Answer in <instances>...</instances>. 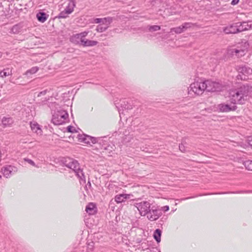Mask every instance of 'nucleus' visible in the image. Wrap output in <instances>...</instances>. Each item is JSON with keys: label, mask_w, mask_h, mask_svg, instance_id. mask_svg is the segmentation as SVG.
<instances>
[{"label": "nucleus", "mask_w": 252, "mask_h": 252, "mask_svg": "<svg viewBox=\"0 0 252 252\" xmlns=\"http://www.w3.org/2000/svg\"><path fill=\"white\" fill-rule=\"evenodd\" d=\"M247 143H248V145H250L251 147H252V138L248 139Z\"/></svg>", "instance_id": "nucleus-37"}, {"label": "nucleus", "mask_w": 252, "mask_h": 252, "mask_svg": "<svg viewBox=\"0 0 252 252\" xmlns=\"http://www.w3.org/2000/svg\"><path fill=\"white\" fill-rule=\"evenodd\" d=\"M236 24L238 33L252 29V24H249L248 22H238Z\"/></svg>", "instance_id": "nucleus-12"}, {"label": "nucleus", "mask_w": 252, "mask_h": 252, "mask_svg": "<svg viewBox=\"0 0 252 252\" xmlns=\"http://www.w3.org/2000/svg\"><path fill=\"white\" fill-rule=\"evenodd\" d=\"M232 53L235 54V55L237 56L238 57L242 56L244 54V50H239L237 49H233L232 51Z\"/></svg>", "instance_id": "nucleus-29"}, {"label": "nucleus", "mask_w": 252, "mask_h": 252, "mask_svg": "<svg viewBox=\"0 0 252 252\" xmlns=\"http://www.w3.org/2000/svg\"><path fill=\"white\" fill-rule=\"evenodd\" d=\"M223 31L226 34H236L238 33L236 23L224 28Z\"/></svg>", "instance_id": "nucleus-13"}, {"label": "nucleus", "mask_w": 252, "mask_h": 252, "mask_svg": "<svg viewBox=\"0 0 252 252\" xmlns=\"http://www.w3.org/2000/svg\"><path fill=\"white\" fill-rule=\"evenodd\" d=\"M2 57V53L0 52V58H1Z\"/></svg>", "instance_id": "nucleus-40"}, {"label": "nucleus", "mask_w": 252, "mask_h": 252, "mask_svg": "<svg viewBox=\"0 0 252 252\" xmlns=\"http://www.w3.org/2000/svg\"><path fill=\"white\" fill-rule=\"evenodd\" d=\"M192 25L191 23H185L180 26L171 28L170 32H174L175 33L180 34L186 31L188 29L191 28Z\"/></svg>", "instance_id": "nucleus-11"}, {"label": "nucleus", "mask_w": 252, "mask_h": 252, "mask_svg": "<svg viewBox=\"0 0 252 252\" xmlns=\"http://www.w3.org/2000/svg\"><path fill=\"white\" fill-rule=\"evenodd\" d=\"M89 33V32L85 31L79 33L74 34L70 38V41L81 46H83L86 38V37Z\"/></svg>", "instance_id": "nucleus-5"}, {"label": "nucleus", "mask_w": 252, "mask_h": 252, "mask_svg": "<svg viewBox=\"0 0 252 252\" xmlns=\"http://www.w3.org/2000/svg\"><path fill=\"white\" fill-rule=\"evenodd\" d=\"M250 88L248 86H242L236 90L230 91L229 94L233 105L220 103L215 107L214 111L220 112H228L236 109V103L243 104L249 95Z\"/></svg>", "instance_id": "nucleus-1"}, {"label": "nucleus", "mask_w": 252, "mask_h": 252, "mask_svg": "<svg viewBox=\"0 0 252 252\" xmlns=\"http://www.w3.org/2000/svg\"><path fill=\"white\" fill-rule=\"evenodd\" d=\"M161 234V230H160L159 229H156L154 232V237L158 242H159L160 241Z\"/></svg>", "instance_id": "nucleus-25"}, {"label": "nucleus", "mask_w": 252, "mask_h": 252, "mask_svg": "<svg viewBox=\"0 0 252 252\" xmlns=\"http://www.w3.org/2000/svg\"><path fill=\"white\" fill-rule=\"evenodd\" d=\"M239 0H232L231 2V4L233 5H235L239 2Z\"/></svg>", "instance_id": "nucleus-36"}, {"label": "nucleus", "mask_w": 252, "mask_h": 252, "mask_svg": "<svg viewBox=\"0 0 252 252\" xmlns=\"http://www.w3.org/2000/svg\"><path fill=\"white\" fill-rule=\"evenodd\" d=\"M248 146L247 145H245V146H244V148H246V147H247Z\"/></svg>", "instance_id": "nucleus-41"}, {"label": "nucleus", "mask_w": 252, "mask_h": 252, "mask_svg": "<svg viewBox=\"0 0 252 252\" xmlns=\"http://www.w3.org/2000/svg\"><path fill=\"white\" fill-rule=\"evenodd\" d=\"M95 205L92 203H89L86 208V212L90 215H93L95 212Z\"/></svg>", "instance_id": "nucleus-19"}, {"label": "nucleus", "mask_w": 252, "mask_h": 252, "mask_svg": "<svg viewBox=\"0 0 252 252\" xmlns=\"http://www.w3.org/2000/svg\"><path fill=\"white\" fill-rule=\"evenodd\" d=\"M147 252H160L156 249L153 248L152 249L149 250L147 251Z\"/></svg>", "instance_id": "nucleus-35"}, {"label": "nucleus", "mask_w": 252, "mask_h": 252, "mask_svg": "<svg viewBox=\"0 0 252 252\" xmlns=\"http://www.w3.org/2000/svg\"><path fill=\"white\" fill-rule=\"evenodd\" d=\"M169 209V207L168 206H164L162 207H161V210L164 211V212H166L167 211H168Z\"/></svg>", "instance_id": "nucleus-33"}, {"label": "nucleus", "mask_w": 252, "mask_h": 252, "mask_svg": "<svg viewBox=\"0 0 252 252\" xmlns=\"http://www.w3.org/2000/svg\"><path fill=\"white\" fill-rule=\"evenodd\" d=\"M12 71L9 68L4 69L0 72V77L3 78L4 77L11 75Z\"/></svg>", "instance_id": "nucleus-23"}, {"label": "nucleus", "mask_w": 252, "mask_h": 252, "mask_svg": "<svg viewBox=\"0 0 252 252\" xmlns=\"http://www.w3.org/2000/svg\"><path fill=\"white\" fill-rule=\"evenodd\" d=\"M83 141H84L85 143H90V141L93 143H95L96 142V140L95 138L94 137H91L89 136H85V137L82 138Z\"/></svg>", "instance_id": "nucleus-24"}, {"label": "nucleus", "mask_w": 252, "mask_h": 252, "mask_svg": "<svg viewBox=\"0 0 252 252\" xmlns=\"http://www.w3.org/2000/svg\"><path fill=\"white\" fill-rule=\"evenodd\" d=\"M38 70V67L35 66L33 67L30 69L27 70L26 73H25V75L27 76H29L32 74H33L35 73Z\"/></svg>", "instance_id": "nucleus-26"}, {"label": "nucleus", "mask_w": 252, "mask_h": 252, "mask_svg": "<svg viewBox=\"0 0 252 252\" xmlns=\"http://www.w3.org/2000/svg\"><path fill=\"white\" fill-rule=\"evenodd\" d=\"M75 6V1L73 0H69L68 2L67 6L66 7V8L64 9L63 11H62L60 13L59 15V18H65L67 17L69 14H70L73 12Z\"/></svg>", "instance_id": "nucleus-9"}, {"label": "nucleus", "mask_w": 252, "mask_h": 252, "mask_svg": "<svg viewBox=\"0 0 252 252\" xmlns=\"http://www.w3.org/2000/svg\"><path fill=\"white\" fill-rule=\"evenodd\" d=\"M113 18L108 17L104 18H96L94 20L95 23H101L102 25L109 26L113 21Z\"/></svg>", "instance_id": "nucleus-14"}, {"label": "nucleus", "mask_w": 252, "mask_h": 252, "mask_svg": "<svg viewBox=\"0 0 252 252\" xmlns=\"http://www.w3.org/2000/svg\"><path fill=\"white\" fill-rule=\"evenodd\" d=\"M67 130L68 132H73L74 131H75V128L73 126H67Z\"/></svg>", "instance_id": "nucleus-31"}, {"label": "nucleus", "mask_w": 252, "mask_h": 252, "mask_svg": "<svg viewBox=\"0 0 252 252\" xmlns=\"http://www.w3.org/2000/svg\"><path fill=\"white\" fill-rule=\"evenodd\" d=\"M92 243L93 244V243ZM92 247H93V244H92V245H91V244H89L88 245V249H89H89H91L92 248Z\"/></svg>", "instance_id": "nucleus-38"}, {"label": "nucleus", "mask_w": 252, "mask_h": 252, "mask_svg": "<svg viewBox=\"0 0 252 252\" xmlns=\"http://www.w3.org/2000/svg\"><path fill=\"white\" fill-rule=\"evenodd\" d=\"M161 212L157 207L153 206L146 214L147 219L151 221L157 220L161 216Z\"/></svg>", "instance_id": "nucleus-7"}, {"label": "nucleus", "mask_w": 252, "mask_h": 252, "mask_svg": "<svg viewBox=\"0 0 252 252\" xmlns=\"http://www.w3.org/2000/svg\"><path fill=\"white\" fill-rule=\"evenodd\" d=\"M130 196V194H120L115 196V200L118 203H121L125 201L126 199H129Z\"/></svg>", "instance_id": "nucleus-17"}, {"label": "nucleus", "mask_w": 252, "mask_h": 252, "mask_svg": "<svg viewBox=\"0 0 252 252\" xmlns=\"http://www.w3.org/2000/svg\"><path fill=\"white\" fill-rule=\"evenodd\" d=\"M109 27V26H103L102 25H99L97 26L96 31L99 32H102L105 31Z\"/></svg>", "instance_id": "nucleus-28"}, {"label": "nucleus", "mask_w": 252, "mask_h": 252, "mask_svg": "<svg viewBox=\"0 0 252 252\" xmlns=\"http://www.w3.org/2000/svg\"><path fill=\"white\" fill-rule=\"evenodd\" d=\"M25 160L27 161L29 163H30V164L33 165V166H34L35 165V163L31 159H25Z\"/></svg>", "instance_id": "nucleus-32"}, {"label": "nucleus", "mask_w": 252, "mask_h": 252, "mask_svg": "<svg viewBox=\"0 0 252 252\" xmlns=\"http://www.w3.org/2000/svg\"><path fill=\"white\" fill-rule=\"evenodd\" d=\"M30 126L33 132L36 133L38 135H41L42 130L39 125L36 122H31Z\"/></svg>", "instance_id": "nucleus-16"}, {"label": "nucleus", "mask_w": 252, "mask_h": 252, "mask_svg": "<svg viewBox=\"0 0 252 252\" xmlns=\"http://www.w3.org/2000/svg\"><path fill=\"white\" fill-rule=\"evenodd\" d=\"M47 92V90H44L43 91H42L38 94L37 96L39 97L42 95H45L46 94Z\"/></svg>", "instance_id": "nucleus-34"}, {"label": "nucleus", "mask_w": 252, "mask_h": 252, "mask_svg": "<svg viewBox=\"0 0 252 252\" xmlns=\"http://www.w3.org/2000/svg\"><path fill=\"white\" fill-rule=\"evenodd\" d=\"M14 121L11 117H4L1 120V123L4 126H10Z\"/></svg>", "instance_id": "nucleus-18"}, {"label": "nucleus", "mask_w": 252, "mask_h": 252, "mask_svg": "<svg viewBox=\"0 0 252 252\" xmlns=\"http://www.w3.org/2000/svg\"><path fill=\"white\" fill-rule=\"evenodd\" d=\"M238 71L240 73L247 77L252 75V68L248 66L245 65L239 67Z\"/></svg>", "instance_id": "nucleus-15"}, {"label": "nucleus", "mask_w": 252, "mask_h": 252, "mask_svg": "<svg viewBox=\"0 0 252 252\" xmlns=\"http://www.w3.org/2000/svg\"><path fill=\"white\" fill-rule=\"evenodd\" d=\"M65 166L71 169L75 175L84 183L86 182L85 177L84 173L80 168L78 161L73 159L68 158L65 161Z\"/></svg>", "instance_id": "nucleus-2"}, {"label": "nucleus", "mask_w": 252, "mask_h": 252, "mask_svg": "<svg viewBox=\"0 0 252 252\" xmlns=\"http://www.w3.org/2000/svg\"><path fill=\"white\" fill-rule=\"evenodd\" d=\"M205 81H195L190 85L189 93L192 91L195 94L200 95L205 91Z\"/></svg>", "instance_id": "nucleus-4"}, {"label": "nucleus", "mask_w": 252, "mask_h": 252, "mask_svg": "<svg viewBox=\"0 0 252 252\" xmlns=\"http://www.w3.org/2000/svg\"><path fill=\"white\" fill-rule=\"evenodd\" d=\"M98 42L94 40H91L88 39H86L83 45V47H92L97 45Z\"/></svg>", "instance_id": "nucleus-21"}, {"label": "nucleus", "mask_w": 252, "mask_h": 252, "mask_svg": "<svg viewBox=\"0 0 252 252\" xmlns=\"http://www.w3.org/2000/svg\"><path fill=\"white\" fill-rule=\"evenodd\" d=\"M205 90L207 92L220 91L222 89V85L220 83L211 80L205 81Z\"/></svg>", "instance_id": "nucleus-8"}, {"label": "nucleus", "mask_w": 252, "mask_h": 252, "mask_svg": "<svg viewBox=\"0 0 252 252\" xmlns=\"http://www.w3.org/2000/svg\"><path fill=\"white\" fill-rule=\"evenodd\" d=\"M68 121V114L64 110L60 109L53 115L52 122L55 125H62Z\"/></svg>", "instance_id": "nucleus-3"}, {"label": "nucleus", "mask_w": 252, "mask_h": 252, "mask_svg": "<svg viewBox=\"0 0 252 252\" xmlns=\"http://www.w3.org/2000/svg\"><path fill=\"white\" fill-rule=\"evenodd\" d=\"M160 29V27L157 25L150 26L149 27V31L150 32H153L158 31Z\"/></svg>", "instance_id": "nucleus-30"}, {"label": "nucleus", "mask_w": 252, "mask_h": 252, "mask_svg": "<svg viewBox=\"0 0 252 252\" xmlns=\"http://www.w3.org/2000/svg\"><path fill=\"white\" fill-rule=\"evenodd\" d=\"M36 17L38 20L42 23H44L47 19L46 14L44 12H39L36 14Z\"/></svg>", "instance_id": "nucleus-22"}, {"label": "nucleus", "mask_w": 252, "mask_h": 252, "mask_svg": "<svg viewBox=\"0 0 252 252\" xmlns=\"http://www.w3.org/2000/svg\"><path fill=\"white\" fill-rule=\"evenodd\" d=\"M17 171L18 169L17 167L9 165L4 166L1 169V173L7 178H9L12 174L15 173Z\"/></svg>", "instance_id": "nucleus-10"}, {"label": "nucleus", "mask_w": 252, "mask_h": 252, "mask_svg": "<svg viewBox=\"0 0 252 252\" xmlns=\"http://www.w3.org/2000/svg\"><path fill=\"white\" fill-rule=\"evenodd\" d=\"M135 207L138 209L140 214L142 216H145L148 211L151 208V204L146 201H143L135 204Z\"/></svg>", "instance_id": "nucleus-6"}, {"label": "nucleus", "mask_w": 252, "mask_h": 252, "mask_svg": "<svg viewBox=\"0 0 252 252\" xmlns=\"http://www.w3.org/2000/svg\"><path fill=\"white\" fill-rule=\"evenodd\" d=\"M22 28L23 26L21 24L15 25L11 28V32L14 34L18 33L21 31Z\"/></svg>", "instance_id": "nucleus-20"}, {"label": "nucleus", "mask_w": 252, "mask_h": 252, "mask_svg": "<svg viewBox=\"0 0 252 252\" xmlns=\"http://www.w3.org/2000/svg\"><path fill=\"white\" fill-rule=\"evenodd\" d=\"M245 168L248 170L252 171V160H247L243 163Z\"/></svg>", "instance_id": "nucleus-27"}, {"label": "nucleus", "mask_w": 252, "mask_h": 252, "mask_svg": "<svg viewBox=\"0 0 252 252\" xmlns=\"http://www.w3.org/2000/svg\"><path fill=\"white\" fill-rule=\"evenodd\" d=\"M1 178V176L0 175V179Z\"/></svg>", "instance_id": "nucleus-42"}, {"label": "nucleus", "mask_w": 252, "mask_h": 252, "mask_svg": "<svg viewBox=\"0 0 252 252\" xmlns=\"http://www.w3.org/2000/svg\"><path fill=\"white\" fill-rule=\"evenodd\" d=\"M179 149L180 150L182 151V152H184V149H182V145H179Z\"/></svg>", "instance_id": "nucleus-39"}]
</instances>
